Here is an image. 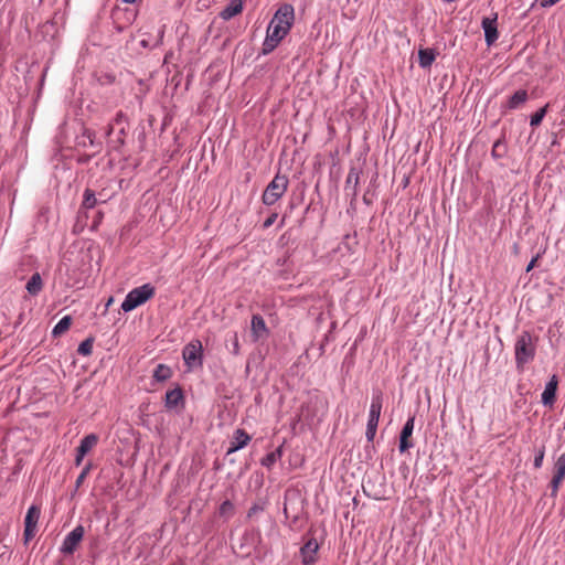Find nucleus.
<instances>
[{
    "label": "nucleus",
    "mask_w": 565,
    "mask_h": 565,
    "mask_svg": "<svg viewBox=\"0 0 565 565\" xmlns=\"http://www.w3.org/2000/svg\"><path fill=\"white\" fill-rule=\"evenodd\" d=\"M171 369L166 364H158L153 371V379L158 382L167 381L171 377Z\"/></svg>",
    "instance_id": "obj_23"
},
{
    "label": "nucleus",
    "mask_w": 565,
    "mask_h": 565,
    "mask_svg": "<svg viewBox=\"0 0 565 565\" xmlns=\"http://www.w3.org/2000/svg\"><path fill=\"white\" fill-rule=\"evenodd\" d=\"M114 127H115V125H113V124L108 126V128H107V130H106V135H107V136H110V135H111V132L114 131Z\"/></svg>",
    "instance_id": "obj_42"
},
{
    "label": "nucleus",
    "mask_w": 565,
    "mask_h": 565,
    "mask_svg": "<svg viewBox=\"0 0 565 565\" xmlns=\"http://www.w3.org/2000/svg\"><path fill=\"white\" fill-rule=\"evenodd\" d=\"M277 217H278V214H277V213H271V214H270V215L265 220V222H264V224H263V227H264V228H268V227H270V226L275 223V221L277 220Z\"/></svg>",
    "instance_id": "obj_35"
},
{
    "label": "nucleus",
    "mask_w": 565,
    "mask_h": 565,
    "mask_svg": "<svg viewBox=\"0 0 565 565\" xmlns=\"http://www.w3.org/2000/svg\"><path fill=\"white\" fill-rule=\"evenodd\" d=\"M376 429H377V427H375V426L366 425L365 437H366L367 441L371 443L374 440V437L376 435Z\"/></svg>",
    "instance_id": "obj_33"
},
{
    "label": "nucleus",
    "mask_w": 565,
    "mask_h": 565,
    "mask_svg": "<svg viewBox=\"0 0 565 565\" xmlns=\"http://www.w3.org/2000/svg\"><path fill=\"white\" fill-rule=\"evenodd\" d=\"M182 359L188 369L202 366L203 345L199 339L191 340L182 350Z\"/></svg>",
    "instance_id": "obj_5"
},
{
    "label": "nucleus",
    "mask_w": 565,
    "mask_h": 565,
    "mask_svg": "<svg viewBox=\"0 0 565 565\" xmlns=\"http://www.w3.org/2000/svg\"><path fill=\"white\" fill-rule=\"evenodd\" d=\"M72 324V318L70 316L63 317L53 328L52 334L58 337L66 332Z\"/></svg>",
    "instance_id": "obj_24"
},
{
    "label": "nucleus",
    "mask_w": 565,
    "mask_h": 565,
    "mask_svg": "<svg viewBox=\"0 0 565 565\" xmlns=\"http://www.w3.org/2000/svg\"><path fill=\"white\" fill-rule=\"evenodd\" d=\"M184 396L180 387H175L166 393L164 406L168 409H173L179 405H183Z\"/></svg>",
    "instance_id": "obj_16"
},
{
    "label": "nucleus",
    "mask_w": 565,
    "mask_h": 565,
    "mask_svg": "<svg viewBox=\"0 0 565 565\" xmlns=\"http://www.w3.org/2000/svg\"><path fill=\"white\" fill-rule=\"evenodd\" d=\"M85 456L86 455H81V452L76 450L75 465L81 466Z\"/></svg>",
    "instance_id": "obj_39"
},
{
    "label": "nucleus",
    "mask_w": 565,
    "mask_h": 565,
    "mask_svg": "<svg viewBox=\"0 0 565 565\" xmlns=\"http://www.w3.org/2000/svg\"><path fill=\"white\" fill-rule=\"evenodd\" d=\"M41 510L36 505H31L28 509L25 519H24V525L28 526H35L38 525V521L40 519Z\"/></svg>",
    "instance_id": "obj_22"
},
{
    "label": "nucleus",
    "mask_w": 565,
    "mask_h": 565,
    "mask_svg": "<svg viewBox=\"0 0 565 565\" xmlns=\"http://www.w3.org/2000/svg\"><path fill=\"white\" fill-rule=\"evenodd\" d=\"M97 443L98 436L95 434H89L81 440L76 450L81 452V455H86L97 445Z\"/></svg>",
    "instance_id": "obj_18"
},
{
    "label": "nucleus",
    "mask_w": 565,
    "mask_h": 565,
    "mask_svg": "<svg viewBox=\"0 0 565 565\" xmlns=\"http://www.w3.org/2000/svg\"><path fill=\"white\" fill-rule=\"evenodd\" d=\"M90 469H92V463L90 462L87 463L83 468L82 472L79 473V476L76 479V482H75L76 488H79L83 484V482H84L85 478L87 477V475L89 473Z\"/></svg>",
    "instance_id": "obj_32"
},
{
    "label": "nucleus",
    "mask_w": 565,
    "mask_h": 565,
    "mask_svg": "<svg viewBox=\"0 0 565 565\" xmlns=\"http://www.w3.org/2000/svg\"><path fill=\"white\" fill-rule=\"evenodd\" d=\"M85 530L83 525L75 526L64 539L61 552L64 554H73L77 548L79 542L83 540Z\"/></svg>",
    "instance_id": "obj_7"
},
{
    "label": "nucleus",
    "mask_w": 565,
    "mask_h": 565,
    "mask_svg": "<svg viewBox=\"0 0 565 565\" xmlns=\"http://www.w3.org/2000/svg\"><path fill=\"white\" fill-rule=\"evenodd\" d=\"M125 134H126V128H125L124 126H121V127L119 128V135H120V136H119V138H118V141H119V143H120V145H122V143H124V139H122V137L125 136Z\"/></svg>",
    "instance_id": "obj_40"
},
{
    "label": "nucleus",
    "mask_w": 565,
    "mask_h": 565,
    "mask_svg": "<svg viewBox=\"0 0 565 565\" xmlns=\"http://www.w3.org/2000/svg\"><path fill=\"white\" fill-rule=\"evenodd\" d=\"M221 516L231 518L234 513V504L230 500H225L218 508Z\"/></svg>",
    "instance_id": "obj_29"
},
{
    "label": "nucleus",
    "mask_w": 565,
    "mask_h": 565,
    "mask_svg": "<svg viewBox=\"0 0 565 565\" xmlns=\"http://www.w3.org/2000/svg\"><path fill=\"white\" fill-rule=\"evenodd\" d=\"M527 92L525 89L516 90L508 100L509 109H516L527 100Z\"/></svg>",
    "instance_id": "obj_20"
},
{
    "label": "nucleus",
    "mask_w": 565,
    "mask_h": 565,
    "mask_svg": "<svg viewBox=\"0 0 565 565\" xmlns=\"http://www.w3.org/2000/svg\"><path fill=\"white\" fill-rule=\"evenodd\" d=\"M280 456H281V450L280 449L271 451V452L267 454L262 459V465L269 468V467H271L278 460V458Z\"/></svg>",
    "instance_id": "obj_27"
},
{
    "label": "nucleus",
    "mask_w": 565,
    "mask_h": 565,
    "mask_svg": "<svg viewBox=\"0 0 565 565\" xmlns=\"http://www.w3.org/2000/svg\"><path fill=\"white\" fill-rule=\"evenodd\" d=\"M319 544L316 539H309L300 548V555L305 565L313 564L317 559Z\"/></svg>",
    "instance_id": "obj_9"
},
{
    "label": "nucleus",
    "mask_w": 565,
    "mask_h": 565,
    "mask_svg": "<svg viewBox=\"0 0 565 565\" xmlns=\"http://www.w3.org/2000/svg\"><path fill=\"white\" fill-rule=\"evenodd\" d=\"M360 173L361 172L356 168H351L347 175L344 191L352 200H354L359 193Z\"/></svg>",
    "instance_id": "obj_10"
},
{
    "label": "nucleus",
    "mask_w": 565,
    "mask_h": 565,
    "mask_svg": "<svg viewBox=\"0 0 565 565\" xmlns=\"http://www.w3.org/2000/svg\"><path fill=\"white\" fill-rule=\"evenodd\" d=\"M502 146L501 141H497L494 142L493 147H492V156L493 157H500L499 154V148Z\"/></svg>",
    "instance_id": "obj_36"
},
{
    "label": "nucleus",
    "mask_w": 565,
    "mask_h": 565,
    "mask_svg": "<svg viewBox=\"0 0 565 565\" xmlns=\"http://www.w3.org/2000/svg\"><path fill=\"white\" fill-rule=\"evenodd\" d=\"M295 22V9L289 3H284L275 12L270 20L266 38L263 42L262 52L264 55L271 53L290 32Z\"/></svg>",
    "instance_id": "obj_1"
},
{
    "label": "nucleus",
    "mask_w": 565,
    "mask_h": 565,
    "mask_svg": "<svg viewBox=\"0 0 565 565\" xmlns=\"http://www.w3.org/2000/svg\"><path fill=\"white\" fill-rule=\"evenodd\" d=\"M497 13L493 18H483L481 22V26L484 31V40L487 45H492L499 38L498 29H497Z\"/></svg>",
    "instance_id": "obj_8"
},
{
    "label": "nucleus",
    "mask_w": 565,
    "mask_h": 565,
    "mask_svg": "<svg viewBox=\"0 0 565 565\" xmlns=\"http://www.w3.org/2000/svg\"><path fill=\"white\" fill-rule=\"evenodd\" d=\"M25 288L30 295L36 296L43 288L41 275L39 273H34L28 280Z\"/></svg>",
    "instance_id": "obj_19"
},
{
    "label": "nucleus",
    "mask_w": 565,
    "mask_h": 565,
    "mask_svg": "<svg viewBox=\"0 0 565 565\" xmlns=\"http://www.w3.org/2000/svg\"><path fill=\"white\" fill-rule=\"evenodd\" d=\"M435 61V53L430 49L419 50L418 52V63L423 68L429 67Z\"/></svg>",
    "instance_id": "obj_21"
},
{
    "label": "nucleus",
    "mask_w": 565,
    "mask_h": 565,
    "mask_svg": "<svg viewBox=\"0 0 565 565\" xmlns=\"http://www.w3.org/2000/svg\"><path fill=\"white\" fill-rule=\"evenodd\" d=\"M93 343L94 340L92 338L84 340L77 348L78 354L84 356L89 355L93 351Z\"/></svg>",
    "instance_id": "obj_28"
},
{
    "label": "nucleus",
    "mask_w": 565,
    "mask_h": 565,
    "mask_svg": "<svg viewBox=\"0 0 565 565\" xmlns=\"http://www.w3.org/2000/svg\"><path fill=\"white\" fill-rule=\"evenodd\" d=\"M558 380L556 375H553L550 381L546 383L545 388L541 395V402L545 406H553L556 398Z\"/></svg>",
    "instance_id": "obj_13"
},
{
    "label": "nucleus",
    "mask_w": 565,
    "mask_h": 565,
    "mask_svg": "<svg viewBox=\"0 0 565 565\" xmlns=\"http://www.w3.org/2000/svg\"><path fill=\"white\" fill-rule=\"evenodd\" d=\"M539 257H540V256H539V255H536V256H535V257H533V258L531 259V262L527 264V266H526V271H527V273H529V271H531V270L534 268L535 263L537 262Z\"/></svg>",
    "instance_id": "obj_38"
},
{
    "label": "nucleus",
    "mask_w": 565,
    "mask_h": 565,
    "mask_svg": "<svg viewBox=\"0 0 565 565\" xmlns=\"http://www.w3.org/2000/svg\"><path fill=\"white\" fill-rule=\"evenodd\" d=\"M122 2H125V3H135L136 0H122Z\"/></svg>",
    "instance_id": "obj_44"
},
{
    "label": "nucleus",
    "mask_w": 565,
    "mask_h": 565,
    "mask_svg": "<svg viewBox=\"0 0 565 565\" xmlns=\"http://www.w3.org/2000/svg\"><path fill=\"white\" fill-rule=\"evenodd\" d=\"M535 352L536 347L532 334L529 331H522L514 344L516 367L523 369L525 364L534 359Z\"/></svg>",
    "instance_id": "obj_2"
},
{
    "label": "nucleus",
    "mask_w": 565,
    "mask_h": 565,
    "mask_svg": "<svg viewBox=\"0 0 565 565\" xmlns=\"http://www.w3.org/2000/svg\"><path fill=\"white\" fill-rule=\"evenodd\" d=\"M250 441V436L242 428H237L234 431L233 438L230 443V447L227 449V455L238 451L239 449L247 446Z\"/></svg>",
    "instance_id": "obj_14"
},
{
    "label": "nucleus",
    "mask_w": 565,
    "mask_h": 565,
    "mask_svg": "<svg viewBox=\"0 0 565 565\" xmlns=\"http://www.w3.org/2000/svg\"><path fill=\"white\" fill-rule=\"evenodd\" d=\"M414 424H415V417L414 416H411L402 431H401V435H399V445H398V449L401 452H405L406 450H408L409 448L413 447V444L411 441H408V438L412 436L413 434V430H414Z\"/></svg>",
    "instance_id": "obj_12"
},
{
    "label": "nucleus",
    "mask_w": 565,
    "mask_h": 565,
    "mask_svg": "<svg viewBox=\"0 0 565 565\" xmlns=\"http://www.w3.org/2000/svg\"><path fill=\"white\" fill-rule=\"evenodd\" d=\"M565 480V452L559 455L553 466L550 481L551 497L556 498L561 486Z\"/></svg>",
    "instance_id": "obj_6"
},
{
    "label": "nucleus",
    "mask_w": 565,
    "mask_h": 565,
    "mask_svg": "<svg viewBox=\"0 0 565 565\" xmlns=\"http://www.w3.org/2000/svg\"><path fill=\"white\" fill-rule=\"evenodd\" d=\"M545 456V447L542 446L540 449H537L536 455L534 457L533 466L535 469H540L543 465Z\"/></svg>",
    "instance_id": "obj_30"
},
{
    "label": "nucleus",
    "mask_w": 565,
    "mask_h": 565,
    "mask_svg": "<svg viewBox=\"0 0 565 565\" xmlns=\"http://www.w3.org/2000/svg\"><path fill=\"white\" fill-rule=\"evenodd\" d=\"M36 527L24 525V539L25 542L31 540L35 535Z\"/></svg>",
    "instance_id": "obj_34"
},
{
    "label": "nucleus",
    "mask_w": 565,
    "mask_h": 565,
    "mask_svg": "<svg viewBox=\"0 0 565 565\" xmlns=\"http://www.w3.org/2000/svg\"><path fill=\"white\" fill-rule=\"evenodd\" d=\"M252 334L255 340H259L268 333L265 320L259 315H254L250 322Z\"/></svg>",
    "instance_id": "obj_17"
},
{
    "label": "nucleus",
    "mask_w": 565,
    "mask_h": 565,
    "mask_svg": "<svg viewBox=\"0 0 565 565\" xmlns=\"http://www.w3.org/2000/svg\"><path fill=\"white\" fill-rule=\"evenodd\" d=\"M382 404H383V397L382 393L377 392L373 395L371 406H370V413H369V426H379V420L381 416L382 411Z\"/></svg>",
    "instance_id": "obj_11"
},
{
    "label": "nucleus",
    "mask_w": 565,
    "mask_h": 565,
    "mask_svg": "<svg viewBox=\"0 0 565 565\" xmlns=\"http://www.w3.org/2000/svg\"><path fill=\"white\" fill-rule=\"evenodd\" d=\"M230 342H231V349H230L231 353L234 354V355H238L239 354V350H241V345H239L237 333H233V335L230 339Z\"/></svg>",
    "instance_id": "obj_31"
},
{
    "label": "nucleus",
    "mask_w": 565,
    "mask_h": 565,
    "mask_svg": "<svg viewBox=\"0 0 565 565\" xmlns=\"http://www.w3.org/2000/svg\"><path fill=\"white\" fill-rule=\"evenodd\" d=\"M288 183L287 177L276 174L262 195L263 203L265 205L275 204L286 193Z\"/></svg>",
    "instance_id": "obj_4"
},
{
    "label": "nucleus",
    "mask_w": 565,
    "mask_h": 565,
    "mask_svg": "<svg viewBox=\"0 0 565 565\" xmlns=\"http://www.w3.org/2000/svg\"><path fill=\"white\" fill-rule=\"evenodd\" d=\"M243 9V0H231L230 3L220 12V18L224 21H228L232 18L241 14Z\"/></svg>",
    "instance_id": "obj_15"
},
{
    "label": "nucleus",
    "mask_w": 565,
    "mask_h": 565,
    "mask_svg": "<svg viewBox=\"0 0 565 565\" xmlns=\"http://www.w3.org/2000/svg\"><path fill=\"white\" fill-rule=\"evenodd\" d=\"M154 292L156 289L150 284H145L140 287L134 288L126 295L120 307L125 312L132 311L134 309L141 306L150 298H152L154 296Z\"/></svg>",
    "instance_id": "obj_3"
},
{
    "label": "nucleus",
    "mask_w": 565,
    "mask_h": 565,
    "mask_svg": "<svg viewBox=\"0 0 565 565\" xmlns=\"http://www.w3.org/2000/svg\"><path fill=\"white\" fill-rule=\"evenodd\" d=\"M87 137L89 138V142L90 145H94V140H93V134L90 131H87Z\"/></svg>",
    "instance_id": "obj_43"
},
{
    "label": "nucleus",
    "mask_w": 565,
    "mask_h": 565,
    "mask_svg": "<svg viewBox=\"0 0 565 565\" xmlns=\"http://www.w3.org/2000/svg\"><path fill=\"white\" fill-rule=\"evenodd\" d=\"M124 118H125V116L121 111L117 113L113 125H117V126L121 125Z\"/></svg>",
    "instance_id": "obj_37"
},
{
    "label": "nucleus",
    "mask_w": 565,
    "mask_h": 565,
    "mask_svg": "<svg viewBox=\"0 0 565 565\" xmlns=\"http://www.w3.org/2000/svg\"><path fill=\"white\" fill-rule=\"evenodd\" d=\"M98 202L99 201L96 198L95 192L93 190L86 189L84 191V200L82 203V207L89 210V209L95 207Z\"/></svg>",
    "instance_id": "obj_25"
},
{
    "label": "nucleus",
    "mask_w": 565,
    "mask_h": 565,
    "mask_svg": "<svg viewBox=\"0 0 565 565\" xmlns=\"http://www.w3.org/2000/svg\"><path fill=\"white\" fill-rule=\"evenodd\" d=\"M547 107L548 105H545L531 116L530 125L532 127H537L539 125H541L542 120L544 119L547 113Z\"/></svg>",
    "instance_id": "obj_26"
},
{
    "label": "nucleus",
    "mask_w": 565,
    "mask_h": 565,
    "mask_svg": "<svg viewBox=\"0 0 565 565\" xmlns=\"http://www.w3.org/2000/svg\"><path fill=\"white\" fill-rule=\"evenodd\" d=\"M260 510V508L258 505H254L249 509L248 511V516H250L252 514L258 512Z\"/></svg>",
    "instance_id": "obj_41"
}]
</instances>
